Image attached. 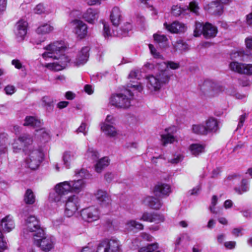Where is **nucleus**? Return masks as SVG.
<instances>
[{
  "label": "nucleus",
  "mask_w": 252,
  "mask_h": 252,
  "mask_svg": "<svg viewBox=\"0 0 252 252\" xmlns=\"http://www.w3.org/2000/svg\"><path fill=\"white\" fill-rule=\"evenodd\" d=\"M65 49L66 47L62 41L54 42L45 46L44 48L45 51L42 54V57L45 60L52 58L55 62L46 63L45 66L55 71L64 68L70 61V58L63 54Z\"/></svg>",
  "instance_id": "obj_1"
},
{
  "label": "nucleus",
  "mask_w": 252,
  "mask_h": 252,
  "mask_svg": "<svg viewBox=\"0 0 252 252\" xmlns=\"http://www.w3.org/2000/svg\"><path fill=\"white\" fill-rule=\"evenodd\" d=\"M24 161L28 168L32 170L36 169L43 158V154L38 149L25 150Z\"/></svg>",
  "instance_id": "obj_2"
},
{
  "label": "nucleus",
  "mask_w": 252,
  "mask_h": 252,
  "mask_svg": "<svg viewBox=\"0 0 252 252\" xmlns=\"http://www.w3.org/2000/svg\"><path fill=\"white\" fill-rule=\"evenodd\" d=\"M203 94L209 98L218 95L223 91L222 86L211 80H205L200 86Z\"/></svg>",
  "instance_id": "obj_3"
},
{
  "label": "nucleus",
  "mask_w": 252,
  "mask_h": 252,
  "mask_svg": "<svg viewBox=\"0 0 252 252\" xmlns=\"http://www.w3.org/2000/svg\"><path fill=\"white\" fill-rule=\"evenodd\" d=\"M120 241L115 238L105 239L98 244L96 252H121Z\"/></svg>",
  "instance_id": "obj_4"
},
{
  "label": "nucleus",
  "mask_w": 252,
  "mask_h": 252,
  "mask_svg": "<svg viewBox=\"0 0 252 252\" xmlns=\"http://www.w3.org/2000/svg\"><path fill=\"white\" fill-rule=\"evenodd\" d=\"M44 230L40 227L38 220L34 216H30L25 219L23 225V232L27 233L29 232H35L33 237L36 235L43 234Z\"/></svg>",
  "instance_id": "obj_5"
},
{
  "label": "nucleus",
  "mask_w": 252,
  "mask_h": 252,
  "mask_svg": "<svg viewBox=\"0 0 252 252\" xmlns=\"http://www.w3.org/2000/svg\"><path fill=\"white\" fill-rule=\"evenodd\" d=\"M34 242V244L39 247L42 251L49 252L54 248L55 241L53 236L45 235L44 231H43V234L35 236Z\"/></svg>",
  "instance_id": "obj_6"
},
{
  "label": "nucleus",
  "mask_w": 252,
  "mask_h": 252,
  "mask_svg": "<svg viewBox=\"0 0 252 252\" xmlns=\"http://www.w3.org/2000/svg\"><path fill=\"white\" fill-rule=\"evenodd\" d=\"M33 142L32 137L29 134L24 133L20 135L18 139L15 140L13 144V148L15 152L23 149L25 153V150L32 149L30 146Z\"/></svg>",
  "instance_id": "obj_7"
},
{
  "label": "nucleus",
  "mask_w": 252,
  "mask_h": 252,
  "mask_svg": "<svg viewBox=\"0 0 252 252\" xmlns=\"http://www.w3.org/2000/svg\"><path fill=\"white\" fill-rule=\"evenodd\" d=\"M80 200L75 195L69 196L65 203L64 213L67 217L73 216L80 208Z\"/></svg>",
  "instance_id": "obj_8"
},
{
  "label": "nucleus",
  "mask_w": 252,
  "mask_h": 252,
  "mask_svg": "<svg viewBox=\"0 0 252 252\" xmlns=\"http://www.w3.org/2000/svg\"><path fill=\"white\" fill-rule=\"evenodd\" d=\"M141 72L138 70H133L130 71L128 75L129 83L127 84V87L132 89L133 91L140 93L143 90V87L140 82H137L141 77Z\"/></svg>",
  "instance_id": "obj_9"
},
{
  "label": "nucleus",
  "mask_w": 252,
  "mask_h": 252,
  "mask_svg": "<svg viewBox=\"0 0 252 252\" xmlns=\"http://www.w3.org/2000/svg\"><path fill=\"white\" fill-rule=\"evenodd\" d=\"M82 219L88 222L97 220L99 218V212L94 206H91L82 209L80 212Z\"/></svg>",
  "instance_id": "obj_10"
},
{
  "label": "nucleus",
  "mask_w": 252,
  "mask_h": 252,
  "mask_svg": "<svg viewBox=\"0 0 252 252\" xmlns=\"http://www.w3.org/2000/svg\"><path fill=\"white\" fill-rule=\"evenodd\" d=\"M73 32L80 39L85 38L88 33V26L83 21L75 19L71 22Z\"/></svg>",
  "instance_id": "obj_11"
},
{
  "label": "nucleus",
  "mask_w": 252,
  "mask_h": 252,
  "mask_svg": "<svg viewBox=\"0 0 252 252\" xmlns=\"http://www.w3.org/2000/svg\"><path fill=\"white\" fill-rule=\"evenodd\" d=\"M169 185L162 182H158L154 187L153 192L155 196L163 198L168 196L171 192Z\"/></svg>",
  "instance_id": "obj_12"
},
{
  "label": "nucleus",
  "mask_w": 252,
  "mask_h": 252,
  "mask_svg": "<svg viewBox=\"0 0 252 252\" xmlns=\"http://www.w3.org/2000/svg\"><path fill=\"white\" fill-rule=\"evenodd\" d=\"M109 103L118 109L125 108L126 95L122 93L112 94L109 98Z\"/></svg>",
  "instance_id": "obj_13"
},
{
  "label": "nucleus",
  "mask_w": 252,
  "mask_h": 252,
  "mask_svg": "<svg viewBox=\"0 0 252 252\" xmlns=\"http://www.w3.org/2000/svg\"><path fill=\"white\" fill-rule=\"evenodd\" d=\"M28 25L27 22L23 19H21L17 22L14 33L18 40H22L24 38L27 32Z\"/></svg>",
  "instance_id": "obj_14"
},
{
  "label": "nucleus",
  "mask_w": 252,
  "mask_h": 252,
  "mask_svg": "<svg viewBox=\"0 0 252 252\" xmlns=\"http://www.w3.org/2000/svg\"><path fill=\"white\" fill-rule=\"evenodd\" d=\"M94 196L98 203L104 207L109 206L111 204V199L108 193L103 190L99 189L95 193Z\"/></svg>",
  "instance_id": "obj_15"
},
{
  "label": "nucleus",
  "mask_w": 252,
  "mask_h": 252,
  "mask_svg": "<svg viewBox=\"0 0 252 252\" xmlns=\"http://www.w3.org/2000/svg\"><path fill=\"white\" fill-rule=\"evenodd\" d=\"M202 32L205 39H211L217 36L218 30L217 26L207 22L203 24Z\"/></svg>",
  "instance_id": "obj_16"
},
{
  "label": "nucleus",
  "mask_w": 252,
  "mask_h": 252,
  "mask_svg": "<svg viewBox=\"0 0 252 252\" xmlns=\"http://www.w3.org/2000/svg\"><path fill=\"white\" fill-rule=\"evenodd\" d=\"M90 48L88 46L83 47L78 52L77 57L73 63L75 65L79 66L85 64L89 57Z\"/></svg>",
  "instance_id": "obj_17"
},
{
  "label": "nucleus",
  "mask_w": 252,
  "mask_h": 252,
  "mask_svg": "<svg viewBox=\"0 0 252 252\" xmlns=\"http://www.w3.org/2000/svg\"><path fill=\"white\" fill-rule=\"evenodd\" d=\"M139 220L149 222H156L157 223L163 222L164 218L163 215L156 213L144 212Z\"/></svg>",
  "instance_id": "obj_18"
},
{
  "label": "nucleus",
  "mask_w": 252,
  "mask_h": 252,
  "mask_svg": "<svg viewBox=\"0 0 252 252\" xmlns=\"http://www.w3.org/2000/svg\"><path fill=\"white\" fill-rule=\"evenodd\" d=\"M99 10L97 9L89 8L82 15V18L88 23H95L98 19Z\"/></svg>",
  "instance_id": "obj_19"
},
{
  "label": "nucleus",
  "mask_w": 252,
  "mask_h": 252,
  "mask_svg": "<svg viewBox=\"0 0 252 252\" xmlns=\"http://www.w3.org/2000/svg\"><path fill=\"white\" fill-rule=\"evenodd\" d=\"M164 26L167 31L173 33H184L187 30L186 25L178 21H174L171 24L165 23Z\"/></svg>",
  "instance_id": "obj_20"
},
{
  "label": "nucleus",
  "mask_w": 252,
  "mask_h": 252,
  "mask_svg": "<svg viewBox=\"0 0 252 252\" xmlns=\"http://www.w3.org/2000/svg\"><path fill=\"white\" fill-rule=\"evenodd\" d=\"M0 227L6 232L11 231L15 227V223L13 218L10 215H7L0 220Z\"/></svg>",
  "instance_id": "obj_21"
},
{
  "label": "nucleus",
  "mask_w": 252,
  "mask_h": 252,
  "mask_svg": "<svg viewBox=\"0 0 252 252\" xmlns=\"http://www.w3.org/2000/svg\"><path fill=\"white\" fill-rule=\"evenodd\" d=\"M207 134L216 132L219 128V122L217 119L214 117H209L205 121V125Z\"/></svg>",
  "instance_id": "obj_22"
},
{
  "label": "nucleus",
  "mask_w": 252,
  "mask_h": 252,
  "mask_svg": "<svg viewBox=\"0 0 252 252\" xmlns=\"http://www.w3.org/2000/svg\"><path fill=\"white\" fill-rule=\"evenodd\" d=\"M110 19L112 25L118 27L122 21V14L120 9L118 7H114L110 15Z\"/></svg>",
  "instance_id": "obj_23"
},
{
  "label": "nucleus",
  "mask_w": 252,
  "mask_h": 252,
  "mask_svg": "<svg viewBox=\"0 0 252 252\" xmlns=\"http://www.w3.org/2000/svg\"><path fill=\"white\" fill-rule=\"evenodd\" d=\"M100 128L106 135L110 137H114L118 134V131L112 125L106 123H101Z\"/></svg>",
  "instance_id": "obj_24"
},
{
  "label": "nucleus",
  "mask_w": 252,
  "mask_h": 252,
  "mask_svg": "<svg viewBox=\"0 0 252 252\" xmlns=\"http://www.w3.org/2000/svg\"><path fill=\"white\" fill-rule=\"evenodd\" d=\"M71 192L79 193L82 191L86 186V183L82 179L69 181Z\"/></svg>",
  "instance_id": "obj_25"
},
{
  "label": "nucleus",
  "mask_w": 252,
  "mask_h": 252,
  "mask_svg": "<svg viewBox=\"0 0 252 252\" xmlns=\"http://www.w3.org/2000/svg\"><path fill=\"white\" fill-rule=\"evenodd\" d=\"M54 190H57L63 196L71 192V186L69 181H64L56 184L54 187Z\"/></svg>",
  "instance_id": "obj_26"
},
{
  "label": "nucleus",
  "mask_w": 252,
  "mask_h": 252,
  "mask_svg": "<svg viewBox=\"0 0 252 252\" xmlns=\"http://www.w3.org/2000/svg\"><path fill=\"white\" fill-rule=\"evenodd\" d=\"M146 78L148 80V87L152 91H158L161 88V85L159 83L158 78L153 75L147 76Z\"/></svg>",
  "instance_id": "obj_27"
},
{
  "label": "nucleus",
  "mask_w": 252,
  "mask_h": 252,
  "mask_svg": "<svg viewBox=\"0 0 252 252\" xmlns=\"http://www.w3.org/2000/svg\"><path fill=\"white\" fill-rule=\"evenodd\" d=\"M144 202L151 209L159 210L162 206L160 200L154 196H147L144 199Z\"/></svg>",
  "instance_id": "obj_28"
},
{
  "label": "nucleus",
  "mask_w": 252,
  "mask_h": 252,
  "mask_svg": "<svg viewBox=\"0 0 252 252\" xmlns=\"http://www.w3.org/2000/svg\"><path fill=\"white\" fill-rule=\"evenodd\" d=\"M77 155L75 151H66L63 156V160L64 165L67 168L70 167V163L74 160Z\"/></svg>",
  "instance_id": "obj_29"
},
{
  "label": "nucleus",
  "mask_w": 252,
  "mask_h": 252,
  "mask_svg": "<svg viewBox=\"0 0 252 252\" xmlns=\"http://www.w3.org/2000/svg\"><path fill=\"white\" fill-rule=\"evenodd\" d=\"M156 76L158 78V80L161 86L168 84L170 79V75L169 74V71L166 69L160 70L156 75Z\"/></svg>",
  "instance_id": "obj_30"
},
{
  "label": "nucleus",
  "mask_w": 252,
  "mask_h": 252,
  "mask_svg": "<svg viewBox=\"0 0 252 252\" xmlns=\"http://www.w3.org/2000/svg\"><path fill=\"white\" fill-rule=\"evenodd\" d=\"M155 41L158 45L160 48H165L168 46V39L166 35L155 33L153 35Z\"/></svg>",
  "instance_id": "obj_31"
},
{
  "label": "nucleus",
  "mask_w": 252,
  "mask_h": 252,
  "mask_svg": "<svg viewBox=\"0 0 252 252\" xmlns=\"http://www.w3.org/2000/svg\"><path fill=\"white\" fill-rule=\"evenodd\" d=\"M41 121L33 116H27L25 120L24 126H30L33 127H39L41 126Z\"/></svg>",
  "instance_id": "obj_32"
},
{
  "label": "nucleus",
  "mask_w": 252,
  "mask_h": 252,
  "mask_svg": "<svg viewBox=\"0 0 252 252\" xmlns=\"http://www.w3.org/2000/svg\"><path fill=\"white\" fill-rule=\"evenodd\" d=\"M189 149L191 154L197 157L204 152L205 146L199 144H192L189 146Z\"/></svg>",
  "instance_id": "obj_33"
},
{
  "label": "nucleus",
  "mask_w": 252,
  "mask_h": 252,
  "mask_svg": "<svg viewBox=\"0 0 252 252\" xmlns=\"http://www.w3.org/2000/svg\"><path fill=\"white\" fill-rule=\"evenodd\" d=\"M56 102L53 97L49 96H44L41 99L42 105L47 110H53Z\"/></svg>",
  "instance_id": "obj_34"
},
{
  "label": "nucleus",
  "mask_w": 252,
  "mask_h": 252,
  "mask_svg": "<svg viewBox=\"0 0 252 252\" xmlns=\"http://www.w3.org/2000/svg\"><path fill=\"white\" fill-rule=\"evenodd\" d=\"M109 164V159L108 157H104L100 159L95 165V170L97 173H100L103 169Z\"/></svg>",
  "instance_id": "obj_35"
},
{
  "label": "nucleus",
  "mask_w": 252,
  "mask_h": 252,
  "mask_svg": "<svg viewBox=\"0 0 252 252\" xmlns=\"http://www.w3.org/2000/svg\"><path fill=\"white\" fill-rule=\"evenodd\" d=\"M159 248L158 244L157 243H154L151 244H148L146 246L140 248L139 252H160L158 250Z\"/></svg>",
  "instance_id": "obj_36"
},
{
  "label": "nucleus",
  "mask_w": 252,
  "mask_h": 252,
  "mask_svg": "<svg viewBox=\"0 0 252 252\" xmlns=\"http://www.w3.org/2000/svg\"><path fill=\"white\" fill-rule=\"evenodd\" d=\"M54 30V27L49 24L45 23L39 26L37 30L38 34H45L50 33Z\"/></svg>",
  "instance_id": "obj_37"
},
{
  "label": "nucleus",
  "mask_w": 252,
  "mask_h": 252,
  "mask_svg": "<svg viewBox=\"0 0 252 252\" xmlns=\"http://www.w3.org/2000/svg\"><path fill=\"white\" fill-rule=\"evenodd\" d=\"M192 131L194 133L198 135H206L208 134L205 125L202 124L193 125Z\"/></svg>",
  "instance_id": "obj_38"
},
{
  "label": "nucleus",
  "mask_w": 252,
  "mask_h": 252,
  "mask_svg": "<svg viewBox=\"0 0 252 252\" xmlns=\"http://www.w3.org/2000/svg\"><path fill=\"white\" fill-rule=\"evenodd\" d=\"M234 190L238 194H242L248 190V182L246 179L241 180L240 187H235Z\"/></svg>",
  "instance_id": "obj_39"
},
{
  "label": "nucleus",
  "mask_w": 252,
  "mask_h": 252,
  "mask_svg": "<svg viewBox=\"0 0 252 252\" xmlns=\"http://www.w3.org/2000/svg\"><path fill=\"white\" fill-rule=\"evenodd\" d=\"M244 66L243 63L238 62H232L229 63L230 69L234 72L242 74V68Z\"/></svg>",
  "instance_id": "obj_40"
},
{
  "label": "nucleus",
  "mask_w": 252,
  "mask_h": 252,
  "mask_svg": "<svg viewBox=\"0 0 252 252\" xmlns=\"http://www.w3.org/2000/svg\"><path fill=\"white\" fill-rule=\"evenodd\" d=\"M35 196L30 189L27 190L24 197V201L26 204H32L35 202Z\"/></svg>",
  "instance_id": "obj_41"
},
{
  "label": "nucleus",
  "mask_w": 252,
  "mask_h": 252,
  "mask_svg": "<svg viewBox=\"0 0 252 252\" xmlns=\"http://www.w3.org/2000/svg\"><path fill=\"white\" fill-rule=\"evenodd\" d=\"M176 51H184L188 48V45L182 40H178L174 45Z\"/></svg>",
  "instance_id": "obj_42"
},
{
  "label": "nucleus",
  "mask_w": 252,
  "mask_h": 252,
  "mask_svg": "<svg viewBox=\"0 0 252 252\" xmlns=\"http://www.w3.org/2000/svg\"><path fill=\"white\" fill-rule=\"evenodd\" d=\"M63 196L59 192L54 190V192L50 193L49 199L52 202H59L61 201Z\"/></svg>",
  "instance_id": "obj_43"
},
{
  "label": "nucleus",
  "mask_w": 252,
  "mask_h": 252,
  "mask_svg": "<svg viewBox=\"0 0 252 252\" xmlns=\"http://www.w3.org/2000/svg\"><path fill=\"white\" fill-rule=\"evenodd\" d=\"M86 156L88 158L95 160L98 158V154L94 149L90 148L87 152Z\"/></svg>",
  "instance_id": "obj_44"
},
{
  "label": "nucleus",
  "mask_w": 252,
  "mask_h": 252,
  "mask_svg": "<svg viewBox=\"0 0 252 252\" xmlns=\"http://www.w3.org/2000/svg\"><path fill=\"white\" fill-rule=\"evenodd\" d=\"M203 24L200 22H196L195 28L193 31V35L195 37H199L201 34L203 35Z\"/></svg>",
  "instance_id": "obj_45"
},
{
  "label": "nucleus",
  "mask_w": 252,
  "mask_h": 252,
  "mask_svg": "<svg viewBox=\"0 0 252 252\" xmlns=\"http://www.w3.org/2000/svg\"><path fill=\"white\" fill-rule=\"evenodd\" d=\"M162 145L165 146L168 143H172L174 141V137L170 134H162L161 136Z\"/></svg>",
  "instance_id": "obj_46"
},
{
  "label": "nucleus",
  "mask_w": 252,
  "mask_h": 252,
  "mask_svg": "<svg viewBox=\"0 0 252 252\" xmlns=\"http://www.w3.org/2000/svg\"><path fill=\"white\" fill-rule=\"evenodd\" d=\"M186 10L178 5H173L171 8V13L173 15L178 17Z\"/></svg>",
  "instance_id": "obj_47"
},
{
  "label": "nucleus",
  "mask_w": 252,
  "mask_h": 252,
  "mask_svg": "<svg viewBox=\"0 0 252 252\" xmlns=\"http://www.w3.org/2000/svg\"><path fill=\"white\" fill-rule=\"evenodd\" d=\"M34 13L37 14L47 13L49 12L42 3L37 4L33 9Z\"/></svg>",
  "instance_id": "obj_48"
},
{
  "label": "nucleus",
  "mask_w": 252,
  "mask_h": 252,
  "mask_svg": "<svg viewBox=\"0 0 252 252\" xmlns=\"http://www.w3.org/2000/svg\"><path fill=\"white\" fill-rule=\"evenodd\" d=\"M149 48L150 50L151 54L155 59H163V56L157 52V49L155 48L154 46L152 44H149Z\"/></svg>",
  "instance_id": "obj_49"
},
{
  "label": "nucleus",
  "mask_w": 252,
  "mask_h": 252,
  "mask_svg": "<svg viewBox=\"0 0 252 252\" xmlns=\"http://www.w3.org/2000/svg\"><path fill=\"white\" fill-rule=\"evenodd\" d=\"M36 131V135L40 137V139L47 140L49 138V134L45 128H40Z\"/></svg>",
  "instance_id": "obj_50"
},
{
  "label": "nucleus",
  "mask_w": 252,
  "mask_h": 252,
  "mask_svg": "<svg viewBox=\"0 0 252 252\" xmlns=\"http://www.w3.org/2000/svg\"><path fill=\"white\" fill-rule=\"evenodd\" d=\"M244 66L242 68V74L248 75H252V64H246L243 63Z\"/></svg>",
  "instance_id": "obj_51"
},
{
  "label": "nucleus",
  "mask_w": 252,
  "mask_h": 252,
  "mask_svg": "<svg viewBox=\"0 0 252 252\" xmlns=\"http://www.w3.org/2000/svg\"><path fill=\"white\" fill-rule=\"evenodd\" d=\"M88 127L87 124L85 123H82L80 126L76 129V132L77 133H83L84 135L86 136L88 133Z\"/></svg>",
  "instance_id": "obj_52"
},
{
  "label": "nucleus",
  "mask_w": 252,
  "mask_h": 252,
  "mask_svg": "<svg viewBox=\"0 0 252 252\" xmlns=\"http://www.w3.org/2000/svg\"><path fill=\"white\" fill-rule=\"evenodd\" d=\"M128 224H129L131 226L139 230H143L144 229V225L142 223L134 220L127 222V225Z\"/></svg>",
  "instance_id": "obj_53"
},
{
  "label": "nucleus",
  "mask_w": 252,
  "mask_h": 252,
  "mask_svg": "<svg viewBox=\"0 0 252 252\" xmlns=\"http://www.w3.org/2000/svg\"><path fill=\"white\" fill-rule=\"evenodd\" d=\"M166 66V67H169L172 69H177L180 67V63H175L173 61H168L167 62H163Z\"/></svg>",
  "instance_id": "obj_54"
},
{
  "label": "nucleus",
  "mask_w": 252,
  "mask_h": 252,
  "mask_svg": "<svg viewBox=\"0 0 252 252\" xmlns=\"http://www.w3.org/2000/svg\"><path fill=\"white\" fill-rule=\"evenodd\" d=\"M7 248L8 245L7 242L0 230V249L4 250L7 249Z\"/></svg>",
  "instance_id": "obj_55"
},
{
  "label": "nucleus",
  "mask_w": 252,
  "mask_h": 252,
  "mask_svg": "<svg viewBox=\"0 0 252 252\" xmlns=\"http://www.w3.org/2000/svg\"><path fill=\"white\" fill-rule=\"evenodd\" d=\"M4 91L6 94L12 95L15 92L16 88L14 86L9 85L4 88Z\"/></svg>",
  "instance_id": "obj_56"
},
{
  "label": "nucleus",
  "mask_w": 252,
  "mask_h": 252,
  "mask_svg": "<svg viewBox=\"0 0 252 252\" xmlns=\"http://www.w3.org/2000/svg\"><path fill=\"white\" fill-rule=\"evenodd\" d=\"M245 43L247 50L252 51V36H249L245 38Z\"/></svg>",
  "instance_id": "obj_57"
},
{
  "label": "nucleus",
  "mask_w": 252,
  "mask_h": 252,
  "mask_svg": "<svg viewBox=\"0 0 252 252\" xmlns=\"http://www.w3.org/2000/svg\"><path fill=\"white\" fill-rule=\"evenodd\" d=\"M75 176L77 177L84 178L86 175V170L85 169H77L75 171Z\"/></svg>",
  "instance_id": "obj_58"
},
{
  "label": "nucleus",
  "mask_w": 252,
  "mask_h": 252,
  "mask_svg": "<svg viewBox=\"0 0 252 252\" xmlns=\"http://www.w3.org/2000/svg\"><path fill=\"white\" fill-rule=\"evenodd\" d=\"M103 35L105 37H109L111 35L109 26L105 23H103Z\"/></svg>",
  "instance_id": "obj_59"
},
{
  "label": "nucleus",
  "mask_w": 252,
  "mask_h": 252,
  "mask_svg": "<svg viewBox=\"0 0 252 252\" xmlns=\"http://www.w3.org/2000/svg\"><path fill=\"white\" fill-rule=\"evenodd\" d=\"M189 9L190 10L195 13L198 12L199 7L195 1H191L189 4Z\"/></svg>",
  "instance_id": "obj_60"
},
{
  "label": "nucleus",
  "mask_w": 252,
  "mask_h": 252,
  "mask_svg": "<svg viewBox=\"0 0 252 252\" xmlns=\"http://www.w3.org/2000/svg\"><path fill=\"white\" fill-rule=\"evenodd\" d=\"M115 121V118L111 115H108L107 116L105 122L103 123H106L107 124H110L111 125L114 124Z\"/></svg>",
  "instance_id": "obj_61"
},
{
  "label": "nucleus",
  "mask_w": 252,
  "mask_h": 252,
  "mask_svg": "<svg viewBox=\"0 0 252 252\" xmlns=\"http://www.w3.org/2000/svg\"><path fill=\"white\" fill-rule=\"evenodd\" d=\"M84 91L88 94H92L94 93V89L92 85H86L84 87Z\"/></svg>",
  "instance_id": "obj_62"
},
{
  "label": "nucleus",
  "mask_w": 252,
  "mask_h": 252,
  "mask_svg": "<svg viewBox=\"0 0 252 252\" xmlns=\"http://www.w3.org/2000/svg\"><path fill=\"white\" fill-rule=\"evenodd\" d=\"M242 228H235L232 230V233L233 235H234L236 237H239L240 235H242V233H241Z\"/></svg>",
  "instance_id": "obj_63"
},
{
  "label": "nucleus",
  "mask_w": 252,
  "mask_h": 252,
  "mask_svg": "<svg viewBox=\"0 0 252 252\" xmlns=\"http://www.w3.org/2000/svg\"><path fill=\"white\" fill-rule=\"evenodd\" d=\"M235 245L236 243L234 241L226 242L224 243V246L225 248L230 250L234 249L235 248Z\"/></svg>",
  "instance_id": "obj_64"
}]
</instances>
